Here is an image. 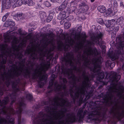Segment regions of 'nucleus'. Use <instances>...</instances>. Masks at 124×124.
Instances as JSON below:
<instances>
[{"label": "nucleus", "mask_w": 124, "mask_h": 124, "mask_svg": "<svg viewBox=\"0 0 124 124\" xmlns=\"http://www.w3.org/2000/svg\"><path fill=\"white\" fill-rule=\"evenodd\" d=\"M82 48L79 45L76 46L75 52L77 53V58L75 59L72 54L68 53L62 59V61L65 62V66H70L73 67V71L65 69L62 67V72L67 78L71 79L72 81V87L69 91L65 84L67 81L65 78L61 80L63 83L60 85L57 81L54 82L55 76L52 74V80L49 82L47 93H49L54 91L57 93L58 96L48 98V101L44 102L45 110L48 112V108H52V104L51 102L52 98L56 97L63 98L64 96H68L69 93L75 103V101L78 102L80 106L83 102L84 95L87 93L88 87L90 86V81L96 75L99 81L102 79V71L100 66L97 63H101L102 57L99 56L98 53L96 49H88L87 51H84L81 55Z\"/></svg>", "instance_id": "nucleus-1"}, {"label": "nucleus", "mask_w": 124, "mask_h": 124, "mask_svg": "<svg viewBox=\"0 0 124 124\" xmlns=\"http://www.w3.org/2000/svg\"><path fill=\"white\" fill-rule=\"evenodd\" d=\"M18 42L16 39L13 41L14 46V50L16 53L13 54L14 59L18 58L19 60L18 63L13 65V69L10 75L8 69V81L10 77L15 80L16 78L20 75L22 73L25 78L29 77L32 74L33 78L39 79L38 83L39 87H43L44 83L42 81H46V71L49 68L50 63L49 62H45L42 56L41 51L39 50H37L35 48H30L26 51L25 53L30 55V58L26 62L27 67H25L24 63L25 59H22L23 55L19 52V49L16 48V44ZM9 84L8 81V85Z\"/></svg>", "instance_id": "nucleus-2"}, {"label": "nucleus", "mask_w": 124, "mask_h": 124, "mask_svg": "<svg viewBox=\"0 0 124 124\" xmlns=\"http://www.w3.org/2000/svg\"><path fill=\"white\" fill-rule=\"evenodd\" d=\"M51 100L52 107L48 108L49 113L45 114L40 112L38 116L35 115V124H71L77 121L81 122L87 113L86 110H84L85 105L79 109L77 115L74 112H67L66 107L71 106L67 98L56 97Z\"/></svg>", "instance_id": "nucleus-3"}, {"label": "nucleus", "mask_w": 124, "mask_h": 124, "mask_svg": "<svg viewBox=\"0 0 124 124\" xmlns=\"http://www.w3.org/2000/svg\"><path fill=\"white\" fill-rule=\"evenodd\" d=\"M111 78V82L114 83L111 86L107 88L109 93L105 99L106 100V102H111L113 98L115 99L116 97H118L119 99H122L124 101V95L123 93L124 92V87L121 86L117 87L115 83L117 82L121 78V76L117 74L116 72L113 73ZM124 104V102H122ZM116 107L113 109L111 110L110 114L112 115L111 119L110 121L113 124H115L119 120H120L124 117V110L120 106L116 104ZM110 122V121H109Z\"/></svg>", "instance_id": "nucleus-4"}, {"label": "nucleus", "mask_w": 124, "mask_h": 124, "mask_svg": "<svg viewBox=\"0 0 124 124\" xmlns=\"http://www.w3.org/2000/svg\"><path fill=\"white\" fill-rule=\"evenodd\" d=\"M25 105L22 99L21 101L17 104V108L16 112L12 108L11 105L8 107V124H22L23 120L21 119V115L23 107Z\"/></svg>", "instance_id": "nucleus-5"}, {"label": "nucleus", "mask_w": 124, "mask_h": 124, "mask_svg": "<svg viewBox=\"0 0 124 124\" xmlns=\"http://www.w3.org/2000/svg\"><path fill=\"white\" fill-rule=\"evenodd\" d=\"M99 101H96L95 103L91 102L90 104H92V105L93 106L94 109H92L89 112L87 122H91L94 123L96 124L99 123L102 119L104 115V112L102 111V108L99 105Z\"/></svg>", "instance_id": "nucleus-6"}, {"label": "nucleus", "mask_w": 124, "mask_h": 124, "mask_svg": "<svg viewBox=\"0 0 124 124\" xmlns=\"http://www.w3.org/2000/svg\"><path fill=\"white\" fill-rule=\"evenodd\" d=\"M77 33L76 29L74 28L71 34L67 36V38L66 39V42L71 46H72L76 44V41H77Z\"/></svg>", "instance_id": "nucleus-7"}, {"label": "nucleus", "mask_w": 124, "mask_h": 124, "mask_svg": "<svg viewBox=\"0 0 124 124\" xmlns=\"http://www.w3.org/2000/svg\"><path fill=\"white\" fill-rule=\"evenodd\" d=\"M103 34L101 32L97 33L96 36L92 38L91 41L90 42L91 44H93L94 43H97L98 42V45L101 46L103 44V41H101V38Z\"/></svg>", "instance_id": "nucleus-8"}, {"label": "nucleus", "mask_w": 124, "mask_h": 124, "mask_svg": "<svg viewBox=\"0 0 124 124\" xmlns=\"http://www.w3.org/2000/svg\"><path fill=\"white\" fill-rule=\"evenodd\" d=\"M13 89L15 90V91L12 93L10 96V97L12 98V103L14 102L15 101V100L16 97V92L19 91V89L18 88H16V86H14V85L13 86Z\"/></svg>", "instance_id": "nucleus-9"}, {"label": "nucleus", "mask_w": 124, "mask_h": 124, "mask_svg": "<svg viewBox=\"0 0 124 124\" xmlns=\"http://www.w3.org/2000/svg\"><path fill=\"white\" fill-rule=\"evenodd\" d=\"M54 37L53 34H46L45 38L46 42H48V44L51 43L53 40V38Z\"/></svg>", "instance_id": "nucleus-10"}, {"label": "nucleus", "mask_w": 124, "mask_h": 124, "mask_svg": "<svg viewBox=\"0 0 124 124\" xmlns=\"http://www.w3.org/2000/svg\"><path fill=\"white\" fill-rule=\"evenodd\" d=\"M23 3L24 4H27L29 6H33L35 4V3L32 0H23Z\"/></svg>", "instance_id": "nucleus-11"}, {"label": "nucleus", "mask_w": 124, "mask_h": 124, "mask_svg": "<svg viewBox=\"0 0 124 124\" xmlns=\"http://www.w3.org/2000/svg\"><path fill=\"white\" fill-rule=\"evenodd\" d=\"M82 30V26H79L77 30V41L79 40L81 38V37L80 35L81 32Z\"/></svg>", "instance_id": "nucleus-12"}, {"label": "nucleus", "mask_w": 124, "mask_h": 124, "mask_svg": "<svg viewBox=\"0 0 124 124\" xmlns=\"http://www.w3.org/2000/svg\"><path fill=\"white\" fill-rule=\"evenodd\" d=\"M4 51L2 53V54L0 56V60L2 59L3 60V63H5L6 62V60L7 59V56L6 55Z\"/></svg>", "instance_id": "nucleus-13"}, {"label": "nucleus", "mask_w": 124, "mask_h": 124, "mask_svg": "<svg viewBox=\"0 0 124 124\" xmlns=\"http://www.w3.org/2000/svg\"><path fill=\"white\" fill-rule=\"evenodd\" d=\"M98 10L101 13H104L106 10L105 7L104 6H100L97 8Z\"/></svg>", "instance_id": "nucleus-14"}, {"label": "nucleus", "mask_w": 124, "mask_h": 124, "mask_svg": "<svg viewBox=\"0 0 124 124\" xmlns=\"http://www.w3.org/2000/svg\"><path fill=\"white\" fill-rule=\"evenodd\" d=\"M66 12L64 11H61L60 13L59 17H60L62 19V18H64L66 17Z\"/></svg>", "instance_id": "nucleus-15"}, {"label": "nucleus", "mask_w": 124, "mask_h": 124, "mask_svg": "<svg viewBox=\"0 0 124 124\" xmlns=\"http://www.w3.org/2000/svg\"><path fill=\"white\" fill-rule=\"evenodd\" d=\"M79 7H85L86 8V9H85V11H87L88 9V5L85 3L83 2H81L80 4H79Z\"/></svg>", "instance_id": "nucleus-16"}, {"label": "nucleus", "mask_w": 124, "mask_h": 124, "mask_svg": "<svg viewBox=\"0 0 124 124\" xmlns=\"http://www.w3.org/2000/svg\"><path fill=\"white\" fill-rule=\"evenodd\" d=\"M124 20L123 17L121 16L119 17L117 20L116 23L117 24H119L122 23Z\"/></svg>", "instance_id": "nucleus-17"}, {"label": "nucleus", "mask_w": 124, "mask_h": 124, "mask_svg": "<svg viewBox=\"0 0 124 124\" xmlns=\"http://www.w3.org/2000/svg\"><path fill=\"white\" fill-rule=\"evenodd\" d=\"M15 25V23L14 22L11 21H8V28H12H12Z\"/></svg>", "instance_id": "nucleus-18"}, {"label": "nucleus", "mask_w": 124, "mask_h": 124, "mask_svg": "<svg viewBox=\"0 0 124 124\" xmlns=\"http://www.w3.org/2000/svg\"><path fill=\"white\" fill-rule=\"evenodd\" d=\"M123 32H124L123 35L124 36L123 37V39L122 40H121V39L118 38V39L120 40L119 41L120 45V46L122 47H124V31Z\"/></svg>", "instance_id": "nucleus-19"}, {"label": "nucleus", "mask_w": 124, "mask_h": 124, "mask_svg": "<svg viewBox=\"0 0 124 124\" xmlns=\"http://www.w3.org/2000/svg\"><path fill=\"white\" fill-rule=\"evenodd\" d=\"M40 16L41 19H44L46 17L45 13L44 12L41 11L40 12Z\"/></svg>", "instance_id": "nucleus-20"}, {"label": "nucleus", "mask_w": 124, "mask_h": 124, "mask_svg": "<svg viewBox=\"0 0 124 124\" xmlns=\"http://www.w3.org/2000/svg\"><path fill=\"white\" fill-rule=\"evenodd\" d=\"M0 102L1 101H0V109L2 108V109L1 111L4 114H5L6 113V110L5 106H2L0 104Z\"/></svg>", "instance_id": "nucleus-21"}, {"label": "nucleus", "mask_w": 124, "mask_h": 124, "mask_svg": "<svg viewBox=\"0 0 124 124\" xmlns=\"http://www.w3.org/2000/svg\"><path fill=\"white\" fill-rule=\"evenodd\" d=\"M110 56L112 61H114L117 59L118 58V56H117L115 55H111Z\"/></svg>", "instance_id": "nucleus-22"}, {"label": "nucleus", "mask_w": 124, "mask_h": 124, "mask_svg": "<svg viewBox=\"0 0 124 124\" xmlns=\"http://www.w3.org/2000/svg\"><path fill=\"white\" fill-rule=\"evenodd\" d=\"M16 2V3L18 6H20L21 5L23 4V1L22 0H16V1H14Z\"/></svg>", "instance_id": "nucleus-23"}, {"label": "nucleus", "mask_w": 124, "mask_h": 124, "mask_svg": "<svg viewBox=\"0 0 124 124\" xmlns=\"http://www.w3.org/2000/svg\"><path fill=\"white\" fill-rule=\"evenodd\" d=\"M71 24L69 23H65L64 24V27L66 29H68L70 26Z\"/></svg>", "instance_id": "nucleus-24"}, {"label": "nucleus", "mask_w": 124, "mask_h": 124, "mask_svg": "<svg viewBox=\"0 0 124 124\" xmlns=\"http://www.w3.org/2000/svg\"><path fill=\"white\" fill-rule=\"evenodd\" d=\"M18 31L19 34L21 35H25L27 34V33L25 32H23L21 29H19Z\"/></svg>", "instance_id": "nucleus-25"}, {"label": "nucleus", "mask_w": 124, "mask_h": 124, "mask_svg": "<svg viewBox=\"0 0 124 124\" xmlns=\"http://www.w3.org/2000/svg\"><path fill=\"white\" fill-rule=\"evenodd\" d=\"M53 17L50 15H49L47 17L46 19V21L47 22H50L52 19Z\"/></svg>", "instance_id": "nucleus-26"}, {"label": "nucleus", "mask_w": 124, "mask_h": 124, "mask_svg": "<svg viewBox=\"0 0 124 124\" xmlns=\"http://www.w3.org/2000/svg\"><path fill=\"white\" fill-rule=\"evenodd\" d=\"M112 23V20H109L108 21V23L107 24V26L108 27H111Z\"/></svg>", "instance_id": "nucleus-27"}, {"label": "nucleus", "mask_w": 124, "mask_h": 124, "mask_svg": "<svg viewBox=\"0 0 124 124\" xmlns=\"http://www.w3.org/2000/svg\"><path fill=\"white\" fill-rule=\"evenodd\" d=\"M26 98L27 99L29 100H31L32 99V97L31 94H27L26 95Z\"/></svg>", "instance_id": "nucleus-28"}, {"label": "nucleus", "mask_w": 124, "mask_h": 124, "mask_svg": "<svg viewBox=\"0 0 124 124\" xmlns=\"http://www.w3.org/2000/svg\"><path fill=\"white\" fill-rule=\"evenodd\" d=\"M44 4L46 6L48 7H50L51 6V4H50L49 2L47 1H46L45 2Z\"/></svg>", "instance_id": "nucleus-29"}, {"label": "nucleus", "mask_w": 124, "mask_h": 124, "mask_svg": "<svg viewBox=\"0 0 124 124\" xmlns=\"http://www.w3.org/2000/svg\"><path fill=\"white\" fill-rule=\"evenodd\" d=\"M112 64H113L114 65H115V64L111 63V61H110L108 60L106 62V65L108 66H110Z\"/></svg>", "instance_id": "nucleus-30"}, {"label": "nucleus", "mask_w": 124, "mask_h": 124, "mask_svg": "<svg viewBox=\"0 0 124 124\" xmlns=\"http://www.w3.org/2000/svg\"><path fill=\"white\" fill-rule=\"evenodd\" d=\"M7 122V120L5 119H2L0 121V124H5Z\"/></svg>", "instance_id": "nucleus-31"}, {"label": "nucleus", "mask_w": 124, "mask_h": 124, "mask_svg": "<svg viewBox=\"0 0 124 124\" xmlns=\"http://www.w3.org/2000/svg\"><path fill=\"white\" fill-rule=\"evenodd\" d=\"M97 22L101 24H104L103 20L101 18H99L97 20Z\"/></svg>", "instance_id": "nucleus-32"}, {"label": "nucleus", "mask_w": 124, "mask_h": 124, "mask_svg": "<svg viewBox=\"0 0 124 124\" xmlns=\"http://www.w3.org/2000/svg\"><path fill=\"white\" fill-rule=\"evenodd\" d=\"M82 34V38L83 39H86V38L87 37V36L86 35V34L84 32H83Z\"/></svg>", "instance_id": "nucleus-33"}, {"label": "nucleus", "mask_w": 124, "mask_h": 124, "mask_svg": "<svg viewBox=\"0 0 124 124\" xmlns=\"http://www.w3.org/2000/svg\"><path fill=\"white\" fill-rule=\"evenodd\" d=\"M7 17L8 14H6L3 17L2 19V21L3 22L5 21L7 19Z\"/></svg>", "instance_id": "nucleus-34"}, {"label": "nucleus", "mask_w": 124, "mask_h": 124, "mask_svg": "<svg viewBox=\"0 0 124 124\" xmlns=\"http://www.w3.org/2000/svg\"><path fill=\"white\" fill-rule=\"evenodd\" d=\"M68 2L67 0H65L63 3H62V5H63V7L65 8L66 7V5L67 4Z\"/></svg>", "instance_id": "nucleus-35"}, {"label": "nucleus", "mask_w": 124, "mask_h": 124, "mask_svg": "<svg viewBox=\"0 0 124 124\" xmlns=\"http://www.w3.org/2000/svg\"><path fill=\"white\" fill-rule=\"evenodd\" d=\"M113 12L111 9L110 8H109L108 10L107 13L108 14H113Z\"/></svg>", "instance_id": "nucleus-36"}, {"label": "nucleus", "mask_w": 124, "mask_h": 124, "mask_svg": "<svg viewBox=\"0 0 124 124\" xmlns=\"http://www.w3.org/2000/svg\"><path fill=\"white\" fill-rule=\"evenodd\" d=\"M64 8H65L63 7V5H61L59 7L58 9L60 11H61Z\"/></svg>", "instance_id": "nucleus-37"}, {"label": "nucleus", "mask_w": 124, "mask_h": 124, "mask_svg": "<svg viewBox=\"0 0 124 124\" xmlns=\"http://www.w3.org/2000/svg\"><path fill=\"white\" fill-rule=\"evenodd\" d=\"M23 14H18L17 13V14H16L15 16V17H19L22 16Z\"/></svg>", "instance_id": "nucleus-38"}, {"label": "nucleus", "mask_w": 124, "mask_h": 124, "mask_svg": "<svg viewBox=\"0 0 124 124\" xmlns=\"http://www.w3.org/2000/svg\"><path fill=\"white\" fill-rule=\"evenodd\" d=\"M4 36L5 40H6V41H7L8 40V35L7 34H4Z\"/></svg>", "instance_id": "nucleus-39"}, {"label": "nucleus", "mask_w": 124, "mask_h": 124, "mask_svg": "<svg viewBox=\"0 0 124 124\" xmlns=\"http://www.w3.org/2000/svg\"><path fill=\"white\" fill-rule=\"evenodd\" d=\"M76 8L75 7H73L71 8V9L72 12H74L76 9Z\"/></svg>", "instance_id": "nucleus-40"}, {"label": "nucleus", "mask_w": 124, "mask_h": 124, "mask_svg": "<svg viewBox=\"0 0 124 124\" xmlns=\"http://www.w3.org/2000/svg\"><path fill=\"white\" fill-rule=\"evenodd\" d=\"M26 42L25 41L24 42H23L22 43H21V45L23 47L25 46L26 45Z\"/></svg>", "instance_id": "nucleus-41"}, {"label": "nucleus", "mask_w": 124, "mask_h": 124, "mask_svg": "<svg viewBox=\"0 0 124 124\" xmlns=\"http://www.w3.org/2000/svg\"><path fill=\"white\" fill-rule=\"evenodd\" d=\"M66 19H64L62 20L60 22V23L61 24H63L65 22V20H66Z\"/></svg>", "instance_id": "nucleus-42"}, {"label": "nucleus", "mask_w": 124, "mask_h": 124, "mask_svg": "<svg viewBox=\"0 0 124 124\" xmlns=\"http://www.w3.org/2000/svg\"><path fill=\"white\" fill-rule=\"evenodd\" d=\"M71 10V9H68V10L67 11V12L69 14H70V13L72 12V11Z\"/></svg>", "instance_id": "nucleus-43"}, {"label": "nucleus", "mask_w": 124, "mask_h": 124, "mask_svg": "<svg viewBox=\"0 0 124 124\" xmlns=\"http://www.w3.org/2000/svg\"><path fill=\"white\" fill-rule=\"evenodd\" d=\"M119 26H117L115 29V31H118L119 30Z\"/></svg>", "instance_id": "nucleus-44"}, {"label": "nucleus", "mask_w": 124, "mask_h": 124, "mask_svg": "<svg viewBox=\"0 0 124 124\" xmlns=\"http://www.w3.org/2000/svg\"><path fill=\"white\" fill-rule=\"evenodd\" d=\"M120 6L124 8V4H123V3L122 2H121L120 3Z\"/></svg>", "instance_id": "nucleus-45"}, {"label": "nucleus", "mask_w": 124, "mask_h": 124, "mask_svg": "<svg viewBox=\"0 0 124 124\" xmlns=\"http://www.w3.org/2000/svg\"><path fill=\"white\" fill-rule=\"evenodd\" d=\"M7 21H6V22L4 23V26L5 27H7L8 26V24Z\"/></svg>", "instance_id": "nucleus-46"}, {"label": "nucleus", "mask_w": 124, "mask_h": 124, "mask_svg": "<svg viewBox=\"0 0 124 124\" xmlns=\"http://www.w3.org/2000/svg\"><path fill=\"white\" fill-rule=\"evenodd\" d=\"M50 1L52 2H55L56 1V0H50Z\"/></svg>", "instance_id": "nucleus-47"}, {"label": "nucleus", "mask_w": 124, "mask_h": 124, "mask_svg": "<svg viewBox=\"0 0 124 124\" xmlns=\"http://www.w3.org/2000/svg\"><path fill=\"white\" fill-rule=\"evenodd\" d=\"M122 69L123 70H124V63L123 64L122 66Z\"/></svg>", "instance_id": "nucleus-48"}, {"label": "nucleus", "mask_w": 124, "mask_h": 124, "mask_svg": "<svg viewBox=\"0 0 124 124\" xmlns=\"http://www.w3.org/2000/svg\"><path fill=\"white\" fill-rule=\"evenodd\" d=\"M74 2H75V1H71V2H70V4H72V3H74Z\"/></svg>", "instance_id": "nucleus-49"}, {"label": "nucleus", "mask_w": 124, "mask_h": 124, "mask_svg": "<svg viewBox=\"0 0 124 124\" xmlns=\"http://www.w3.org/2000/svg\"><path fill=\"white\" fill-rule=\"evenodd\" d=\"M90 1L91 2H93L95 1V0H90Z\"/></svg>", "instance_id": "nucleus-50"}, {"label": "nucleus", "mask_w": 124, "mask_h": 124, "mask_svg": "<svg viewBox=\"0 0 124 124\" xmlns=\"http://www.w3.org/2000/svg\"><path fill=\"white\" fill-rule=\"evenodd\" d=\"M28 36L29 37V38H30L31 37V36L30 34H29Z\"/></svg>", "instance_id": "nucleus-51"}, {"label": "nucleus", "mask_w": 124, "mask_h": 124, "mask_svg": "<svg viewBox=\"0 0 124 124\" xmlns=\"http://www.w3.org/2000/svg\"><path fill=\"white\" fill-rule=\"evenodd\" d=\"M112 20V23L113 22H115V20L114 19L111 20Z\"/></svg>", "instance_id": "nucleus-52"}, {"label": "nucleus", "mask_w": 124, "mask_h": 124, "mask_svg": "<svg viewBox=\"0 0 124 124\" xmlns=\"http://www.w3.org/2000/svg\"><path fill=\"white\" fill-rule=\"evenodd\" d=\"M114 4H117V2L116 1H115V2H114Z\"/></svg>", "instance_id": "nucleus-53"}, {"label": "nucleus", "mask_w": 124, "mask_h": 124, "mask_svg": "<svg viewBox=\"0 0 124 124\" xmlns=\"http://www.w3.org/2000/svg\"><path fill=\"white\" fill-rule=\"evenodd\" d=\"M122 31L123 32H124V28L123 29Z\"/></svg>", "instance_id": "nucleus-54"}, {"label": "nucleus", "mask_w": 124, "mask_h": 124, "mask_svg": "<svg viewBox=\"0 0 124 124\" xmlns=\"http://www.w3.org/2000/svg\"><path fill=\"white\" fill-rule=\"evenodd\" d=\"M118 69L119 70H120L121 69V68H119Z\"/></svg>", "instance_id": "nucleus-55"}, {"label": "nucleus", "mask_w": 124, "mask_h": 124, "mask_svg": "<svg viewBox=\"0 0 124 124\" xmlns=\"http://www.w3.org/2000/svg\"><path fill=\"white\" fill-rule=\"evenodd\" d=\"M11 31H12V30H11V31H9V32H10Z\"/></svg>", "instance_id": "nucleus-56"}, {"label": "nucleus", "mask_w": 124, "mask_h": 124, "mask_svg": "<svg viewBox=\"0 0 124 124\" xmlns=\"http://www.w3.org/2000/svg\"><path fill=\"white\" fill-rule=\"evenodd\" d=\"M64 49H65V50H66V47H65Z\"/></svg>", "instance_id": "nucleus-57"}, {"label": "nucleus", "mask_w": 124, "mask_h": 124, "mask_svg": "<svg viewBox=\"0 0 124 124\" xmlns=\"http://www.w3.org/2000/svg\"><path fill=\"white\" fill-rule=\"evenodd\" d=\"M61 48V47L60 46H59V48L61 49L60 48Z\"/></svg>", "instance_id": "nucleus-58"}, {"label": "nucleus", "mask_w": 124, "mask_h": 124, "mask_svg": "<svg viewBox=\"0 0 124 124\" xmlns=\"http://www.w3.org/2000/svg\"><path fill=\"white\" fill-rule=\"evenodd\" d=\"M16 0H14V1H16Z\"/></svg>", "instance_id": "nucleus-59"}, {"label": "nucleus", "mask_w": 124, "mask_h": 124, "mask_svg": "<svg viewBox=\"0 0 124 124\" xmlns=\"http://www.w3.org/2000/svg\"><path fill=\"white\" fill-rule=\"evenodd\" d=\"M11 102H12V103H11V104H12L13 103H13H12V101H11Z\"/></svg>", "instance_id": "nucleus-60"}, {"label": "nucleus", "mask_w": 124, "mask_h": 124, "mask_svg": "<svg viewBox=\"0 0 124 124\" xmlns=\"http://www.w3.org/2000/svg\"><path fill=\"white\" fill-rule=\"evenodd\" d=\"M8 56H9V52H8Z\"/></svg>", "instance_id": "nucleus-61"}, {"label": "nucleus", "mask_w": 124, "mask_h": 124, "mask_svg": "<svg viewBox=\"0 0 124 124\" xmlns=\"http://www.w3.org/2000/svg\"><path fill=\"white\" fill-rule=\"evenodd\" d=\"M68 50V49H67V50H67V51Z\"/></svg>", "instance_id": "nucleus-62"}, {"label": "nucleus", "mask_w": 124, "mask_h": 124, "mask_svg": "<svg viewBox=\"0 0 124 124\" xmlns=\"http://www.w3.org/2000/svg\"><path fill=\"white\" fill-rule=\"evenodd\" d=\"M8 62H9V60H8Z\"/></svg>", "instance_id": "nucleus-63"}, {"label": "nucleus", "mask_w": 124, "mask_h": 124, "mask_svg": "<svg viewBox=\"0 0 124 124\" xmlns=\"http://www.w3.org/2000/svg\"><path fill=\"white\" fill-rule=\"evenodd\" d=\"M8 62H9V60H8Z\"/></svg>", "instance_id": "nucleus-64"}]
</instances>
